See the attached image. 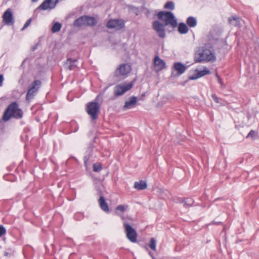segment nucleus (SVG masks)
Returning a JSON list of instances; mask_svg holds the SVG:
<instances>
[{"mask_svg":"<svg viewBox=\"0 0 259 259\" xmlns=\"http://www.w3.org/2000/svg\"><path fill=\"white\" fill-rule=\"evenodd\" d=\"M156 16L158 19L164 21V23L162 24L158 20L154 21L152 22V28L160 38H163L166 35L165 27L170 25L175 28L178 25V22L174 14L170 11H160Z\"/></svg>","mask_w":259,"mask_h":259,"instance_id":"nucleus-1","label":"nucleus"},{"mask_svg":"<svg viewBox=\"0 0 259 259\" xmlns=\"http://www.w3.org/2000/svg\"><path fill=\"white\" fill-rule=\"evenodd\" d=\"M23 112L22 110L19 108L17 102H13L8 105L5 111L2 119L4 121H7L11 118L20 119L23 117Z\"/></svg>","mask_w":259,"mask_h":259,"instance_id":"nucleus-2","label":"nucleus"},{"mask_svg":"<svg viewBox=\"0 0 259 259\" xmlns=\"http://www.w3.org/2000/svg\"><path fill=\"white\" fill-rule=\"evenodd\" d=\"M215 60V56L211 51L204 47H200L194 55V60L197 63L213 62Z\"/></svg>","mask_w":259,"mask_h":259,"instance_id":"nucleus-3","label":"nucleus"},{"mask_svg":"<svg viewBox=\"0 0 259 259\" xmlns=\"http://www.w3.org/2000/svg\"><path fill=\"white\" fill-rule=\"evenodd\" d=\"M99 97V96H98L96 97V101L90 102L86 105V111L92 120H96L99 116L100 109V105L98 102Z\"/></svg>","mask_w":259,"mask_h":259,"instance_id":"nucleus-4","label":"nucleus"},{"mask_svg":"<svg viewBox=\"0 0 259 259\" xmlns=\"http://www.w3.org/2000/svg\"><path fill=\"white\" fill-rule=\"evenodd\" d=\"M97 20L92 16L83 15L76 19L73 22V26L76 27H80L82 26H94L97 25Z\"/></svg>","mask_w":259,"mask_h":259,"instance_id":"nucleus-5","label":"nucleus"},{"mask_svg":"<svg viewBox=\"0 0 259 259\" xmlns=\"http://www.w3.org/2000/svg\"><path fill=\"white\" fill-rule=\"evenodd\" d=\"M95 146L93 143H91L89 145L85 155L83 157L84 165L87 170L89 168L91 164L95 160L96 155L94 153Z\"/></svg>","mask_w":259,"mask_h":259,"instance_id":"nucleus-6","label":"nucleus"},{"mask_svg":"<svg viewBox=\"0 0 259 259\" xmlns=\"http://www.w3.org/2000/svg\"><path fill=\"white\" fill-rule=\"evenodd\" d=\"M41 85L39 80H35L28 87V91L26 96V100L28 101L33 99L36 92L38 91Z\"/></svg>","mask_w":259,"mask_h":259,"instance_id":"nucleus-7","label":"nucleus"},{"mask_svg":"<svg viewBox=\"0 0 259 259\" xmlns=\"http://www.w3.org/2000/svg\"><path fill=\"white\" fill-rule=\"evenodd\" d=\"M123 225L127 239L132 242H136L137 233L136 230L126 221L123 222Z\"/></svg>","mask_w":259,"mask_h":259,"instance_id":"nucleus-8","label":"nucleus"},{"mask_svg":"<svg viewBox=\"0 0 259 259\" xmlns=\"http://www.w3.org/2000/svg\"><path fill=\"white\" fill-rule=\"evenodd\" d=\"M132 68L130 64L128 63L121 64L114 71V76L119 77L120 76H126L131 71Z\"/></svg>","mask_w":259,"mask_h":259,"instance_id":"nucleus-9","label":"nucleus"},{"mask_svg":"<svg viewBox=\"0 0 259 259\" xmlns=\"http://www.w3.org/2000/svg\"><path fill=\"white\" fill-rule=\"evenodd\" d=\"M133 83L127 84L122 83L116 85L114 89V94L115 96L122 95L124 93L130 90L133 87Z\"/></svg>","mask_w":259,"mask_h":259,"instance_id":"nucleus-10","label":"nucleus"},{"mask_svg":"<svg viewBox=\"0 0 259 259\" xmlns=\"http://www.w3.org/2000/svg\"><path fill=\"white\" fill-rule=\"evenodd\" d=\"M58 0H45L37 8V10H52L54 9L57 3Z\"/></svg>","mask_w":259,"mask_h":259,"instance_id":"nucleus-11","label":"nucleus"},{"mask_svg":"<svg viewBox=\"0 0 259 259\" xmlns=\"http://www.w3.org/2000/svg\"><path fill=\"white\" fill-rule=\"evenodd\" d=\"M124 26V22L121 19L110 20L107 23V27L109 28H114L116 30H120Z\"/></svg>","mask_w":259,"mask_h":259,"instance_id":"nucleus-12","label":"nucleus"},{"mask_svg":"<svg viewBox=\"0 0 259 259\" xmlns=\"http://www.w3.org/2000/svg\"><path fill=\"white\" fill-rule=\"evenodd\" d=\"M3 21L7 25L13 24L14 20H13V14L10 9L7 10L3 16Z\"/></svg>","mask_w":259,"mask_h":259,"instance_id":"nucleus-13","label":"nucleus"},{"mask_svg":"<svg viewBox=\"0 0 259 259\" xmlns=\"http://www.w3.org/2000/svg\"><path fill=\"white\" fill-rule=\"evenodd\" d=\"M195 71L197 72L196 74L189 76V80H196L205 75L209 74L210 73V70L207 68H205L203 70L201 71L196 69Z\"/></svg>","mask_w":259,"mask_h":259,"instance_id":"nucleus-14","label":"nucleus"},{"mask_svg":"<svg viewBox=\"0 0 259 259\" xmlns=\"http://www.w3.org/2000/svg\"><path fill=\"white\" fill-rule=\"evenodd\" d=\"M137 102V98L135 96L131 97L128 100L126 101L123 107V109L125 110L134 107Z\"/></svg>","mask_w":259,"mask_h":259,"instance_id":"nucleus-15","label":"nucleus"},{"mask_svg":"<svg viewBox=\"0 0 259 259\" xmlns=\"http://www.w3.org/2000/svg\"><path fill=\"white\" fill-rule=\"evenodd\" d=\"M154 64L157 71L162 70L165 67V63L158 56H156L154 59Z\"/></svg>","mask_w":259,"mask_h":259,"instance_id":"nucleus-16","label":"nucleus"},{"mask_svg":"<svg viewBox=\"0 0 259 259\" xmlns=\"http://www.w3.org/2000/svg\"><path fill=\"white\" fill-rule=\"evenodd\" d=\"M173 68L177 71V75H180L186 71L187 67L181 62H175L173 65Z\"/></svg>","mask_w":259,"mask_h":259,"instance_id":"nucleus-17","label":"nucleus"},{"mask_svg":"<svg viewBox=\"0 0 259 259\" xmlns=\"http://www.w3.org/2000/svg\"><path fill=\"white\" fill-rule=\"evenodd\" d=\"M99 203L101 209L105 212H109V208L103 196L101 195L99 199Z\"/></svg>","mask_w":259,"mask_h":259,"instance_id":"nucleus-18","label":"nucleus"},{"mask_svg":"<svg viewBox=\"0 0 259 259\" xmlns=\"http://www.w3.org/2000/svg\"><path fill=\"white\" fill-rule=\"evenodd\" d=\"M228 21L230 24L234 26L239 27L241 26L240 18L236 16H233L232 17H229Z\"/></svg>","mask_w":259,"mask_h":259,"instance_id":"nucleus-19","label":"nucleus"},{"mask_svg":"<svg viewBox=\"0 0 259 259\" xmlns=\"http://www.w3.org/2000/svg\"><path fill=\"white\" fill-rule=\"evenodd\" d=\"M147 184L144 181L141 180L139 182H136L134 183V188L138 190H142L146 189Z\"/></svg>","mask_w":259,"mask_h":259,"instance_id":"nucleus-20","label":"nucleus"},{"mask_svg":"<svg viewBox=\"0 0 259 259\" xmlns=\"http://www.w3.org/2000/svg\"><path fill=\"white\" fill-rule=\"evenodd\" d=\"M197 24V21L195 17L190 16L186 20V24L190 28L195 27Z\"/></svg>","mask_w":259,"mask_h":259,"instance_id":"nucleus-21","label":"nucleus"},{"mask_svg":"<svg viewBox=\"0 0 259 259\" xmlns=\"http://www.w3.org/2000/svg\"><path fill=\"white\" fill-rule=\"evenodd\" d=\"M178 30L180 34H186L188 32L189 28L186 24L181 22L179 24Z\"/></svg>","mask_w":259,"mask_h":259,"instance_id":"nucleus-22","label":"nucleus"},{"mask_svg":"<svg viewBox=\"0 0 259 259\" xmlns=\"http://www.w3.org/2000/svg\"><path fill=\"white\" fill-rule=\"evenodd\" d=\"M67 62L69 63L68 69L70 70L74 69L77 67V60L68 58Z\"/></svg>","mask_w":259,"mask_h":259,"instance_id":"nucleus-23","label":"nucleus"},{"mask_svg":"<svg viewBox=\"0 0 259 259\" xmlns=\"http://www.w3.org/2000/svg\"><path fill=\"white\" fill-rule=\"evenodd\" d=\"M62 27V25L59 22H55L53 24L51 31L53 33H56L59 32Z\"/></svg>","mask_w":259,"mask_h":259,"instance_id":"nucleus-24","label":"nucleus"},{"mask_svg":"<svg viewBox=\"0 0 259 259\" xmlns=\"http://www.w3.org/2000/svg\"><path fill=\"white\" fill-rule=\"evenodd\" d=\"M183 202L184 204V206L185 207H190L192 206L194 202V201L192 198H187L185 199Z\"/></svg>","mask_w":259,"mask_h":259,"instance_id":"nucleus-25","label":"nucleus"},{"mask_svg":"<svg viewBox=\"0 0 259 259\" xmlns=\"http://www.w3.org/2000/svg\"><path fill=\"white\" fill-rule=\"evenodd\" d=\"M164 9L174 10L175 9V4L172 1H168L164 6Z\"/></svg>","mask_w":259,"mask_h":259,"instance_id":"nucleus-26","label":"nucleus"},{"mask_svg":"<svg viewBox=\"0 0 259 259\" xmlns=\"http://www.w3.org/2000/svg\"><path fill=\"white\" fill-rule=\"evenodd\" d=\"M102 169V164L100 163H95L93 164V170L95 172H100Z\"/></svg>","mask_w":259,"mask_h":259,"instance_id":"nucleus-27","label":"nucleus"},{"mask_svg":"<svg viewBox=\"0 0 259 259\" xmlns=\"http://www.w3.org/2000/svg\"><path fill=\"white\" fill-rule=\"evenodd\" d=\"M156 240H155V239L153 238H151V239L149 241V247L152 250H155L156 249Z\"/></svg>","mask_w":259,"mask_h":259,"instance_id":"nucleus-28","label":"nucleus"},{"mask_svg":"<svg viewBox=\"0 0 259 259\" xmlns=\"http://www.w3.org/2000/svg\"><path fill=\"white\" fill-rule=\"evenodd\" d=\"M83 218V214L82 213L77 212V213H76L74 215V219L75 220L79 221V220L82 219Z\"/></svg>","mask_w":259,"mask_h":259,"instance_id":"nucleus-29","label":"nucleus"},{"mask_svg":"<svg viewBox=\"0 0 259 259\" xmlns=\"http://www.w3.org/2000/svg\"><path fill=\"white\" fill-rule=\"evenodd\" d=\"M31 21H32V18H29V19H28L27 21L25 23V24L24 25L23 27L22 28L21 30L23 31L26 28H27L30 25Z\"/></svg>","mask_w":259,"mask_h":259,"instance_id":"nucleus-30","label":"nucleus"},{"mask_svg":"<svg viewBox=\"0 0 259 259\" xmlns=\"http://www.w3.org/2000/svg\"><path fill=\"white\" fill-rule=\"evenodd\" d=\"M256 135V132L254 130H251L249 133L248 134L246 138H254Z\"/></svg>","mask_w":259,"mask_h":259,"instance_id":"nucleus-31","label":"nucleus"},{"mask_svg":"<svg viewBox=\"0 0 259 259\" xmlns=\"http://www.w3.org/2000/svg\"><path fill=\"white\" fill-rule=\"evenodd\" d=\"M126 209V207L124 205H119L116 207V210H119L121 212H124Z\"/></svg>","mask_w":259,"mask_h":259,"instance_id":"nucleus-32","label":"nucleus"},{"mask_svg":"<svg viewBox=\"0 0 259 259\" xmlns=\"http://www.w3.org/2000/svg\"><path fill=\"white\" fill-rule=\"evenodd\" d=\"M6 233V230L5 228L2 226L0 225V237H1L3 235Z\"/></svg>","mask_w":259,"mask_h":259,"instance_id":"nucleus-33","label":"nucleus"},{"mask_svg":"<svg viewBox=\"0 0 259 259\" xmlns=\"http://www.w3.org/2000/svg\"><path fill=\"white\" fill-rule=\"evenodd\" d=\"M211 97L216 103H220L219 98L215 94H212Z\"/></svg>","mask_w":259,"mask_h":259,"instance_id":"nucleus-34","label":"nucleus"},{"mask_svg":"<svg viewBox=\"0 0 259 259\" xmlns=\"http://www.w3.org/2000/svg\"><path fill=\"white\" fill-rule=\"evenodd\" d=\"M218 82L221 85V88L222 89L225 88V87L224 84L223 83V81H222L221 78L219 76H218Z\"/></svg>","mask_w":259,"mask_h":259,"instance_id":"nucleus-35","label":"nucleus"},{"mask_svg":"<svg viewBox=\"0 0 259 259\" xmlns=\"http://www.w3.org/2000/svg\"><path fill=\"white\" fill-rule=\"evenodd\" d=\"M38 45H39V42L37 43L34 46H32L31 48V51H35L37 49Z\"/></svg>","mask_w":259,"mask_h":259,"instance_id":"nucleus-36","label":"nucleus"},{"mask_svg":"<svg viewBox=\"0 0 259 259\" xmlns=\"http://www.w3.org/2000/svg\"><path fill=\"white\" fill-rule=\"evenodd\" d=\"M4 80V76L3 75L0 74V87L3 85V81Z\"/></svg>","mask_w":259,"mask_h":259,"instance_id":"nucleus-37","label":"nucleus"},{"mask_svg":"<svg viewBox=\"0 0 259 259\" xmlns=\"http://www.w3.org/2000/svg\"><path fill=\"white\" fill-rule=\"evenodd\" d=\"M39 0H31V1L32 2V3H36L37 2H38Z\"/></svg>","mask_w":259,"mask_h":259,"instance_id":"nucleus-38","label":"nucleus"},{"mask_svg":"<svg viewBox=\"0 0 259 259\" xmlns=\"http://www.w3.org/2000/svg\"><path fill=\"white\" fill-rule=\"evenodd\" d=\"M8 254H9V253H8V252H5V255L6 256L8 255Z\"/></svg>","mask_w":259,"mask_h":259,"instance_id":"nucleus-39","label":"nucleus"},{"mask_svg":"<svg viewBox=\"0 0 259 259\" xmlns=\"http://www.w3.org/2000/svg\"><path fill=\"white\" fill-rule=\"evenodd\" d=\"M187 81H185V82H184V83H183L182 84L183 85H184L185 84V83H186V82Z\"/></svg>","mask_w":259,"mask_h":259,"instance_id":"nucleus-40","label":"nucleus"},{"mask_svg":"<svg viewBox=\"0 0 259 259\" xmlns=\"http://www.w3.org/2000/svg\"><path fill=\"white\" fill-rule=\"evenodd\" d=\"M149 254L151 256L153 257L152 254L150 252H149Z\"/></svg>","mask_w":259,"mask_h":259,"instance_id":"nucleus-41","label":"nucleus"},{"mask_svg":"<svg viewBox=\"0 0 259 259\" xmlns=\"http://www.w3.org/2000/svg\"><path fill=\"white\" fill-rule=\"evenodd\" d=\"M121 218L122 220H124V217L123 216H121Z\"/></svg>","mask_w":259,"mask_h":259,"instance_id":"nucleus-42","label":"nucleus"}]
</instances>
